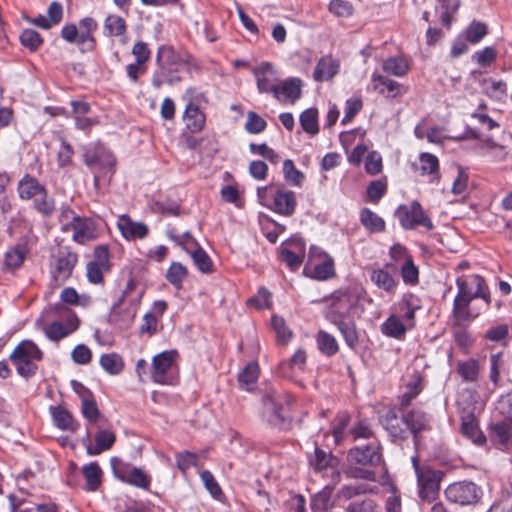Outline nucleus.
<instances>
[{
    "label": "nucleus",
    "instance_id": "1",
    "mask_svg": "<svg viewBox=\"0 0 512 512\" xmlns=\"http://www.w3.org/2000/svg\"><path fill=\"white\" fill-rule=\"evenodd\" d=\"M359 302V293L347 289L335 294L333 301L326 313L327 320L340 331L345 343L350 348H355L359 342L355 322L351 316Z\"/></svg>",
    "mask_w": 512,
    "mask_h": 512
},
{
    "label": "nucleus",
    "instance_id": "2",
    "mask_svg": "<svg viewBox=\"0 0 512 512\" xmlns=\"http://www.w3.org/2000/svg\"><path fill=\"white\" fill-rule=\"evenodd\" d=\"M347 459L349 463L361 466L350 467L346 472L349 478L363 479L372 482L377 481V474L373 468L383 463L381 445L377 439H372L367 444L356 445L350 448Z\"/></svg>",
    "mask_w": 512,
    "mask_h": 512
},
{
    "label": "nucleus",
    "instance_id": "3",
    "mask_svg": "<svg viewBox=\"0 0 512 512\" xmlns=\"http://www.w3.org/2000/svg\"><path fill=\"white\" fill-rule=\"evenodd\" d=\"M186 62L171 47L160 46L156 54V69L151 77V84L160 89L164 84L173 86L181 81V72Z\"/></svg>",
    "mask_w": 512,
    "mask_h": 512
},
{
    "label": "nucleus",
    "instance_id": "4",
    "mask_svg": "<svg viewBox=\"0 0 512 512\" xmlns=\"http://www.w3.org/2000/svg\"><path fill=\"white\" fill-rule=\"evenodd\" d=\"M293 403L292 395L272 389L262 397V417L271 427L279 430L288 429L291 419L286 415L285 407H290Z\"/></svg>",
    "mask_w": 512,
    "mask_h": 512
},
{
    "label": "nucleus",
    "instance_id": "5",
    "mask_svg": "<svg viewBox=\"0 0 512 512\" xmlns=\"http://www.w3.org/2000/svg\"><path fill=\"white\" fill-rule=\"evenodd\" d=\"M83 160L94 175L95 184L101 176L114 172L116 158L112 151L101 142H91L83 147Z\"/></svg>",
    "mask_w": 512,
    "mask_h": 512
},
{
    "label": "nucleus",
    "instance_id": "6",
    "mask_svg": "<svg viewBox=\"0 0 512 512\" xmlns=\"http://www.w3.org/2000/svg\"><path fill=\"white\" fill-rule=\"evenodd\" d=\"M42 358L43 352L32 340L21 341L10 355L17 373L26 379L36 374L38 366L35 362Z\"/></svg>",
    "mask_w": 512,
    "mask_h": 512
},
{
    "label": "nucleus",
    "instance_id": "7",
    "mask_svg": "<svg viewBox=\"0 0 512 512\" xmlns=\"http://www.w3.org/2000/svg\"><path fill=\"white\" fill-rule=\"evenodd\" d=\"M176 350H165L152 359L150 376L153 382L161 385H175L178 382Z\"/></svg>",
    "mask_w": 512,
    "mask_h": 512
},
{
    "label": "nucleus",
    "instance_id": "8",
    "mask_svg": "<svg viewBox=\"0 0 512 512\" xmlns=\"http://www.w3.org/2000/svg\"><path fill=\"white\" fill-rule=\"evenodd\" d=\"M412 464L417 476L418 494L423 501L432 502L436 499L440 489V482L444 472L432 469L429 466L420 467L417 456L411 457Z\"/></svg>",
    "mask_w": 512,
    "mask_h": 512
},
{
    "label": "nucleus",
    "instance_id": "9",
    "mask_svg": "<svg viewBox=\"0 0 512 512\" xmlns=\"http://www.w3.org/2000/svg\"><path fill=\"white\" fill-rule=\"evenodd\" d=\"M78 256L67 246L60 247L49 259L50 276L54 284L68 280L77 264Z\"/></svg>",
    "mask_w": 512,
    "mask_h": 512
},
{
    "label": "nucleus",
    "instance_id": "10",
    "mask_svg": "<svg viewBox=\"0 0 512 512\" xmlns=\"http://www.w3.org/2000/svg\"><path fill=\"white\" fill-rule=\"evenodd\" d=\"M395 216L404 230H412L417 226H423L427 230H432L434 227L431 219L418 201L399 205L395 211Z\"/></svg>",
    "mask_w": 512,
    "mask_h": 512
},
{
    "label": "nucleus",
    "instance_id": "11",
    "mask_svg": "<svg viewBox=\"0 0 512 512\" xmlns=\"http://www.w3.org/2000/svg\"><path fill=\"white\" fill-rule=\"evenodd\" d=\"M380 422L394 444L400 445L410 437L405 411H401L399 415L396 410L391 409L381 416Z\"/></svg>",
    "mask_w": 512,
    "mask_h": 512
},
{
    "label": "nucleus",
    "instance_id": "12",
    "mask_svg": "<svg viewBox=\"0 0 512 512\" xmlns=\"http://www.w3.org/2000/svg\"><path fill=\"white\" fill-rule=\"evenodd\" d=\"M456 284L458 286V297L467 298L470 301L475 298H482L489 304V293L486 292L485 282L481 276L476 274L458 275Z\"/></svg>",
    "mask_w": 512,
    "mask_h": 512
},
{
    "label": "nucleus",
    "instance_id": "13",
    "mask_svg": "<svg viewBox=\"0 0 512 512\" xmlns=\"http://www.w3.org/2000/svg\"><path fill=\"white\" fill-rule=\"evenodd\" d=\"M121 462L117 458H112V471L115 478L121 482L131 485L133 487L148 490L151 485V476L139 467H129L121 465L115 466V462Z\"/></svg>",
    "mask_w": 512,
    "mask_h": 512
},
{
    "label": "nucleus",
    "instance_id": "14",
    "mask_svg": "<svg viewBox=\"0 0 512 512\" xmlns=\"http://www.w3.org/2000/svg\"><path fill=\"white\" fill-rule=\"evenodd\" d=\"M450 176L452 177L450 193L458 197L455 200L450 199V204L453 202L464 201L472 190V182L470 180L468 168L459 164L450 165Z\"/></svg>",
    "mask_w": 512,
    "mask_h": 512
},
{
    "label": "nucleus",
    "instance_id": "15",
    "mask_svg": "<svg viewBox=\"0 0 512 512\" xmlns=\"http://www.w3.org/2000/svg\"><path fill=\"white\" fill-rule=\"evenodd\" d=\"M282 260L291 269H298L304 259L305 242L302 237L295 235L282 243L280 247Z\"/></svg>",
    "mask_w": 512,
    "mask_h": 512
},
{
    "label": "nucleus",
    "instance_id": "16",
    "mask_svg": "<svg viewBox=\"0 0 512 512\" xmlns=\"http://www.w3.org/2000/svg\"><path fill=\"white\" fill-rule=\"evenodd\" d=\"M474 409L473 406H468L460 411V431L463 436L470 439L474 444L482 445L486 442V437L479 430Z\"/></svg>",
    "mask_w": 512,
    "mask_h": 512
},
{
    "label": "nucleus",
    "instance_id": "17",
    "mask_svg": "<svg viewBox=\"0 0 512 512\" xmlns=\"http://www.w3.org/2000/svg\"><path fill=\"white\" fill-rule=\"evenodd\" d=\"M272 197L270 210L286 217L294 214L297 204L295 192L285 189L282 185H277Z\"/></svg>",
    "mask_w": 512,
    "mask_h": 512
},
{
    "label": "nucleus",
    "instance_id": "18",
    "mask_svg": "<svg viewBox=\"0 0 512 512\" xmlns=\"http://www.w3.org/2000/svg\"><path fill=\"white\" fill-rule=\"evenodd\" d=\"M302 95V81L291 77L278 83L274 98L285 104H294Z\"/></svg>",
    "mask_w": 512,
    "mask_h": 512
},
{
    "label": "nucleus",
    "instance_id": "19",
    "mask_svg": "<svg viewBox=\"0 0 512 512\" xmlns=\"http://www.w3.org/2000/svg\"><path fill=\"white\" fill-rule=\"evenodd\" d=\"M117 227L122 237L127 241L144 239L149 233V228L145 223L134 221L126 214L118 217Z\"/></svg>",
    "mask_w": 512,
    "mask_h": 512
},
{
    "label": "nucleus",
    "instance_id": "20",
    "mask_svg": "<svg viewBox=\"0 0 512 512\" xmlns=\"http://www.w3.org/2000/svg\"><path fill=\"white\" fill-rule=\"evenodd\" d=\"M253 73L259 93L274 94L278 85V79L273 66L268 62H262L254 68Z\"/></svg>",
    "mask_w": 512,
    "mask_h": 512
},
{
    "label": "nucleus",
    "instance_id": "21",
    "mask_svg": "<svg viewBox=\"0 0 512 512\" xmlns=\"http://www.w3.org/2000/svg\"><path fill=\"white\" fill-rule=\"evenodd\" d=\"M478 498L477 486L472 482H458L450 484V501L460 505L475 503Z\"/></svg>",
    "mask_w": 512,
    "mask_h": 512
},
{
    "label": "nucleus",
    "instance_id": "22",
    "mask_svg": "<svg viewBox=\"0 0 512 512\" xmlns=\"http://www.w3.org/2000/svg\"><path fill=\"white\" fill-rule=\"evenodd\" d=\"M407 426L410 430V436L413 437L414 445H418L419 434L430 429L431 417L420 409L405 411Z\"/></svg>",
    "mask_w": 512,
    "mask_h": 512
},
{
    "label": "nucleus",
    "instance_id": "23",
    "mask_svg": "<svg viewBox=\"0 0 512 512\" xmlns=\"http://www.w3.org/2000/svg\"><path fill=\"white\" fill-rule=\"evenodd\" d=\"M491 441L500 449L506 450L512 445V420L505 419L490 425Z\"/></svg>",
    "mask_w": 512,
    "mask_h": 512
},
{
    "label": "nucleus",
    "instance_id": "24",
    "mask_svg": "<svg viewBox=\"0 0 512 512\" xmlns=\"http://www.w3.org/2000/svg\"><path fill=\"white\" fill-rule=\"evenodd\" d=\"M78 326L79 320L76 316H73L65 323L61 321L52 322L45 328L44 332L49 340L57 342L77 330Z\"/></svg>",
    "mask_w": 512,
    "mask_h": 512
},
{
    "label": "nucleus",
    "instance_id": "25",
    "mask_svg": "<svg viewBox=\"0 0 512 512\" xmlns=\"http://www.w3.org/2000/svg\"><path fill=\"white\" fill-rule=\"evenodd\" d=\"M340 62L331 55L323 56L317 62L313 78L316 82L331 80L339 71Z\"/></svg>",
    "mask_w": 512,
    "mask_h": 512
},
{
    "label": "nucleus",
    "instance_id": "26",
    "mask_svg": "<svg viewBox=\"0 0 512 512\" xmlns=\"http://www.w3.org/2000/svg\"><path fill=\"white\" fill-rule=\"evenodd\" d=\"M338 459L330 452H326L319 447H315L314 456L310 458V465L316 472H322L327 469L332 470V474L336 481L340 479V473L335 470Z\"/></svg>",
    "mask_w": 512,
    "mask_h": 512
},
{
    "label": "nucleus",
    "instance_id": "27",
    "mask_svg": "<svg viewBox=\"0 0 512 512\" xmlns=\"http://www.w3.org/2000/svg\"><path fill=\"white\" fill-rule=\"evenodd\" d=\"M45 189L46 187L30 174L24 175L17 186V192L21 200L35 199L41 193H44Z\"/></svg>",
    "mask_w": 512,
    "mask_h": 512
},
{
    "label": "nucleus",
    "instance_id": "28",
    "mask_svg": "<svg viewBox=\"0 0 512 512\" xmlns=\"http://www.w3.org/2000/svg\"><path fill=\"white\" fill-rule=\"evenodd\" d=\"M95 445L87 444L86 452L88 455H99L109 450L116 441L115 433L109 429H99L95 436Z\"/></svg>",
    "mask_w": 512,
    "mask_h": 512
},
{
    "label": "nucleus",
    "instance_id": "29",
    "mask_svg": "<svg viewBox=\"0 0 512 512\" xmlns=\"http://www.w3.org/2000/svg\"><path fill=\"white\" fill-rule=\"evenodd\" d=\"M51 415L54 425L63 431L76 432L80 424L74 420L72 414L62 406H51Z\"/></svg>",
    "mask_w": 512,
    "mask_h": 512
},
{
    "label": "nucleus",
    "instance_id": "30",
    "mask_svg": "<svg viewBox=\"0 0 512 512\" xmlns=\"http://www.w3.org/2000/svg\"><path fill=\"white\" fill-rule=\"evenodd\" d=\"M184 120L187 129L191 133H198L204 128L206 118L200 108L196 104L190 102L185 108Z\"/></svg>",
    "mask_w": 512,
    "mask_h": 512
},
{
    "label": "nucleus",
    "instance_id": "31",
    "mask_svg": "<svg viewBox=\"0 0 512 512\" xmlns=\"http://www.w3.org/2000/svg\"><path fill=\"white\" fill-rule=\"evenodd\" d=\"M483 93L490 99L502 102L507 96V83L503 80H496L492 77L483 79L482 83Z\"/></svg>",
    "mask_w": 512,
    "mask_h": 512
},
{
    "label": "nucleus",
    "instance_id": "32",
    "mask_svg": "<svg viewBox=\"0 0 512 512\" xmlns=\"http://www.w3.org/2000/svg\"><path fill=\"white\" fill-rule=\"evenodd\" d=\"M359 220L361 225L371 234L383 232L386 227L384 219L367 207L361 209Z\"/></svg>",
    "mask_w": 512,
    "mask_h": 512
},
{
    "label": "nucleus",
    "instance_id": "33",
    "mask_svg": "<svg viewBox=\"0 0 512 512\" xmlns=\"http://www.w3.org/2000/svg\"><path fill=\"white\" fill-rule=\"evenodd\" d=\"M259 378V365L256 362H249L238 375V383L241 389L253 391L256 388Z\"/></svg>",
    "mask_w": 512,
    "mask_h": 512
},
{
    "label": "nucleus",
    "instance_id": "34",
    "mask_svg": "<svg viewBox=\"0 0 512 512\" xmlns=\"http://www.w3.org/2000/svg\"><path fill=\"white\" fill-rule=\"evenodd\" d=\"M471 301L467 298L456 296L453 305V314L455 323L459 326H465L470 323L476 315H473L469 310V303Z\"/></svg>",
    "mask_w": 512,
    "mask_h": 512
},
{
    "label": "nucleus",
    "instance_id": "35",
    "mask_svg": "<svg viewBox=\"0 0 512 512\" xmlns=\"http://www.w3.org/2000/svg\"><path fill=\"white\" fill-rule=\"evenodd\" d=\"M371 281L379 288L389 294H394L397 281L386 269H374L370 275Z\"/></svg>",
    "mask_w": 512,
    "mask_h": 512
},
{
    "label": "nucleus",
    "instance_id": "36",
    "mask_svg": "<svg viewBox=\"0 0 512 512\" xmlns=\"http://www.w3.org/2000/svg\"><path fill=\"white\" fill-rule=\"evenodd\" d=\"M381 332L387 337L401 340L405 337L406 327L398 316L390 315L381 324Z\"/></svg>",
    "mask_w": 512,
    "mask_h": 512
},
{
    "label": "nucleus",
    "instance_id": "37",
    "mask_svg": "<svg viewBox=\"0 0 512 512\" xmlns=\"http://www.w3.org/2000/svg\"><path fill=\"white\" fill-rule=\"evenodd\" d=\"M82 473L86 480V490L96 491L102 481V470L97 462H90L82 467Z\"/></svg>",
    "mask_w": 512,
    "mask_h": 512
},
{
    "label": "nucleus",
    "instance_id": "38",
    "mask_svg": "<svg viewBox=\"0 0 512 512\" xmlns=\"http://www.w3.org/2000/svg\"><path fill=\"white\" fill-rule=\"evenodd\" d=\"M457 374L461 377V379L465 382H474L477 380L480 365L476 359H467L463 361H459L457 363Z\"/></svg>",
    "mask_w": 512,
    "mask_h": 512
},
{
    "label": "nucleus",
    "instance_id": "39",
    "mask_svg": "<svg viewBox=\"0 0 512 512\" xmlns=\"http://www.w3.org/2000/svg\"><path fill=\"white\" fill-rule=\"evenodd\" d=\"M317 347L319 351L326 356H333L338 352L339 346L335 337L323 330H320L316 336Z\"/></svg>",
    "mask_w": 512,
    "mask_h": 512
},
{
    "label": "nucleus",
    "instance_id": "40",
    "mask_svg": "<svg viewBox=\"0 0 512 512\" xmlns=\"http://www.w3.org/2000/svg\"><path fill=\"white\" fill-rule=\"evenodd\" d=\"M27 248L25 245L17 244L16 246L10 248L4 257L5 266L9 269H17L22 266L26 256H27Z\"/></svg>",
    "mask_w": 512,
    "mask_h": 512
},
{
    "label": "nucleus",
    "instance_id": "41",
    "mask_svg": "<svg viewBox=\"0 0 512 512\" xmlns=\"http://www.w3.org/2000/svg\"><path fill=\"white\" fill-rule=\"evenodd\" d=\"M331 489L325 487L311 498L310 508L312 512H327L333 507Z\"/></svg>",
    "mask_w": 512,
    "mask_h": 512
},
{
    "label": "nucleus",
    "instance_id": "42",
    "mask_svg": "<svg viewBox=\"0 0 512 512\" xmlns=\"http://www.w3.org/2000/svg\"><path fill=\"white\" fill-rule=\"evenodd\" d=\"M188 271L180 262H172L166 272V280L176 289H181L183 281L186 279Z\"/></svg>",
    "mask_w": 512,
    "mask_h": 512
},
{
    "label": "nucleus",
    "instance_id": "43",
    "mask_svg": "<svg viewBox=\"0 0 512 512\" xmlns=\"http://www.w3.org/2000/svg\"><path fill=\"white\" fill-rule=\"evenodd\" d=\"M100 366L110 375H118L124 368L122 357L117 353L103 354L100 357Z\"/></svg>",
    "mask_w": 512,
    "mask_h": 512
},
{
    "label": "nucleus",
    "instance_id": "44",
    "mask_svg": "<svg viewBox=\"0 0 512 512\" xmlns=\"http://www.w3.org/2000/svg\"><path fill=\"white\" fill-rule=\"evenodd\" d=\"M299 122L306 133L315 135L319 132L318 111L316 108H308L304 110L300 114Z\"/></svg>",
    "mask_w": 512,
    "mask_h": 512
},
{
    "label": "nucleus",
    "instance_id": "45",
    "mask_svg": "<svg viewBox=\"0 0 512 512\" xmlns=\"http://www.w3.org/2000/svg\"><path fill=\"white\" fill-rule=\"evenodd\" d=\"M33 208L43 217L49 218L55 211V200L48 195L47 189L33 200Z\"/></svg>",
    "mask_w": 512,
    "mask_h": 512
},
{
    "label": "nucleus",
    "instance_id": "46",
    "mask_svg": "<svg viewBox=\"0 0 512 512\" xmlns=\"http://www.w3.org/2000/svg\"><path fill=\"white\" fill-rule=\"evenodd\" d=\"M103 32L106 36H121L126 32L125 20L118 15H108L105 18Z\"/></svg>",
    "mask_w": 512,
    "mask_h": 512
},
{
    "label": "nucleus",
    "instance_id": "47",
    "mask_svg": "<svg viewBox=\"0 0 512 512\" xmlns=\"http://www.w3.org/2000/svg\"><path fill=\"white\" fill-rule=\"evenodd\" d=\"M399 307L405 319L413 320L416 311L421 308V301L416 295L407 293L403 295Z\"/></svg>",
    "mask_w": 512,
    "mask_h": 512
},
{
    "label": "nucleus",
    "instance_id": "48",
    "mask_svg": "<svg viewBox=\"0 0 512 512\" xmlns=\"http://www.w3.org/2000/svg\"><path fill=\"white\" fill-rule=\"evenodd\" d=\"M69 228L73 230L72 238L77 243L83 244L90 238L87 220L80 216L71 221Z\"/></svg>",
    "mask_w": 512,
    "mask_h": 512
},
{
    "label": "nucleus",
    "instance_id": "49",
    "mask_svg": "<svg viewBox=\"0 0 512 512\" xmlns=\"http://www.w3.org/2000/svg\"><path fill=\"white\" fill-rule=\"evenodd\" d=\"M282 170L284 179L289 185L295 187L301 186L304 180V174L295 167L294 162L292 160L286 159L283 162Z\"/></svg>",
    "mask_w": 512,
    "mask_h": 512
},
{
    "label": "nucleus",
    "instance_id": "50",
    "mask_svg": "<svg viewBox=\"0 0 512 512\" xmlns=\"http://www.w3.org/2000/svg\"><path fill=\"white\" fill-rule=\"evenodd\" d=\"M271 327L276 334L277 341L281 344H287L292 337V331L286 326L283 317L273 315L271 317Z\"/></svg>",
    "mask_w": 512,
    "mask_h": 512
},
{
    "label": "nucleus",
    "instance_id": "51",
    "mask_svg": "<svg viewBox=\"0 0 512 512\" xmlns=\"http://www.w3.org/2000/svg\"><path fill=\"white\" fill-rule=\"evenodd\" d=\"M382 68L387 74L402 77L407 73L408 65L402 57H390L383 62Z\"/></svg>",
    "mask_w": 512,
    "mask_h": 512
},
{
    "label": "nucleus",
    "instance_id": "52",
    "mask_svg": "<svg viewBox=\"0 0 512 512\" xmlns=\"http://www.w3.org/2000/svg\"><path fill=\"white\" fill-rule=\"evenodd\" d=\"M488 33V28L485 23L479 21H472L466 28L464 35L465 39L471 44L479 43Z\"/></svg>",
    "mask_w": 512,
    "mask_h": 512
},
{
    "label": "nucleus",
    "instance_id": "53",
    "mask_svg": "<svg viewBox=\"0 0 512 512\" xmlns=\"http://www.w3.org/2000/svg\"><path fill=\"white\" fill-rule=\"evenodd\" d=\"M21 44L31 52L37 51L43 44L42 36L33 29H24L19 36Z\"/></svg>",
    "mask_w": 512,
    "mask_h": 512
},
{
    "label": "nucleus",
    "instance_id": "54",
    "mask_svg": "<svg viewBox=\"0 0 512 512\" xmlns=\"http://www.w3.org/2000/svg\"><path fill=\"white\" fill-rule=\"evenodd\" d=\"M348 436L352 441H358L360 439H367L370 441L375 439L373 437L371 426L366 420L357 421L349 430Z\"/></svg>",
    "mask_w": 512,
    "mask_h": 512
},
{
    "label": "nucleus",
    "instance_id": "55",
    "mask_svg": "<svg viewBox=\"0 0 512 512\" xmlns=\"http://www.w3.org/2000/svg\"><path fill=\"white\" fill-rule=\"evenodd\" d=\"M346 512H378L376 502L368 497L356 498L345 507Z\"/></svg>",
    "mask_w": 512,
    "mask_h": 512
},
{
    "label": "nucleus",
    "instance_id": "56",
    "mask_svg": "<svg viewBox=\"0 0 512 512\" xmlns=\"http://www.w3.org/2000/svg\"><path fill=\"white\" fill-rule=\"evenodd\" d=\"M335 275L334 260L331 256H327L322 263L315 265L313 270V278L324 281Z\"/></svg>",
    "mask_w": 512,
    "mask_h": 512
},
{
    "label": "nucleus",
    "instance_id": "57",
    "mask_svg": "<svg viewBox=\"0 0 512 512\" xmlns=\"http://www.w3.org/2000/svg\"><path fill=\"white\" fill-rule=\"evenodd\" d=\"M372 489L368 484H350L344 485L339 490V497L345 500H354L358 496L371 492Z\"/></svg>",
    "mask_w": 512,
    "mask_h": 512
},
{
    "label": "nucleus",
    "instance_id": "58",
    "mask_svg": "<svg viewBox=\"0 0 512 512\" xmlns=\"http://www.w3.org/2000/svg\"><path fill=\"white\" fill-rule=\"evenodd\" d=\"M371 79L374 89L377 90L380 94H384L386 89L389 93H392L393 96H395V93L399 87L398 82L388 79L377 73H373Z\"/></svg>",
    "mask_w": 512,
    "mask_h": 512
},
{
    "label": "nucleus",
    "instance_id": "59",
    "mask_svg": "<svg viewBox=\"0 0 512 512\" xmlns=\"http://www.w3.org/2000/svg\"><path fill=\"white\" fill-rule=\"evenodd\" d=\"M407 391L404 392L399 398V406L401 411H405V409L410 405L411 401L418 396L421 391V380L418 378L417 380L410 382L406 387Z\"/></svg>",
    "mask_w": 512,
    "mask_h": 512
},
{
    "label": "nucleus",
    "instance_id": "60",
    "mask_svg": "<svg viewBox=\"0 0 512 512\" xmlns=\"http://www.w3.org/2000/svg\"><path fill=\"white\" fill-rule=\"evenodd\" d=\"M191 256L199 271L202 273H210L212 271V261L202 247L199 245L196 246V249L192 252Z\"/></svg>",
    "mask_w": 512,
    "mask_h": 512
},
{
    "label": "nucleus",
    "instance_id": "61",
    "mask_svg": "<svg viewBox=\"0 0 512 512\" xmlns=\"http://www.w3.org/2000/svg\"><path fill=\"white\" fill-rule=\"evenodd\" d=\"M497 58V51L491 46H487L481 50L476 51L471 59L481 67L490 66Z\"/></svg>",
    "mask_w": 512,
    "mask_h": 512
},
{
    "label": "nucleus",
    "instance_id": "62",
    "mask_svg": "<svg viewBox=\"0 0 512 512\" xmlns=\"http://www.w3.org/2000/svg\"><path fill=\"white\" fill-rule=\"evenodd\" d=\"M401 277L403 282L408 285H415L419 280L418 267L414 264L412 258H407L401 267Z\"/></svg>",
    "mask_w": 512,
    "mask_h": 512
},
{
    "label": "nucleus",
    "instance_id": "63",
    "mask_svg": "<svg viewBox=\"0 0 512 512\" xmlns=\"http://www.w3.org/2000/svg\"><path fill=\"white\" fill-rule=\"evenodd\" d=\"M267 122L264 118L259 116L256 112L249 111L247 113V121L245 129L250 134H259L265 130Z\"/></svg>",
    "mask_w": 512,
    "mask_h": 512
},
{
    "label": "nucleus",
    "instance_id": "64",
    "mask_svg": "<svg viewBox=\"0 0 512 512\" xmlns=\"http://www.w3.org/2000/svg\"><path fill=\"white\" fill-rule=\"evenodd\" d=\"M329 11L340 18H348L353 14V5L346 0H331L329 3Z\"/></svg>",
    "mask_w": 512,
    "mask_h": 512
}]
</instances>
